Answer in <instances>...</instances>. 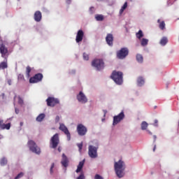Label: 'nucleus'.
Listing matches in <instances>:
<instances>
[{"instance_id":"obj_1","label":"nucleus","mask_w":179,"mask_h":179,"mask_svg":"<svg viewBox=\"0 0 179 179\" xmlns=\"http://www.w3.org/2000/svg\"><path fill=\"white\" fill-rule=\"evenodd\" d=\"M114 169L118 178H122L125 176V163L122 160L115 162Z\"/></svg>"},{"instance_id":"obj_2","label":"nucleus","mask_w":179,"mask_h":179,"mask_svg":"<svg viewBox=\"0 0 179 179\" xmlns=\"http://www.w3.org/2000/svg\"><path fill=\"white\" fill-rule=\"evenodd\" d=\"M122 72L121 71H113L110 76L111 79L114 80V82L117 85H122L123 79H122Z\"/></svg>"},{"instance_id":"obj_3","label":"nucleus","mask_w":179,"mask_h":179,"mask_svg":"<svg viewBox=\"0 0 179 179\" xmlns=\"http://www.w3.org/2000/svg\"><path fill=\"white\" fill-rule=\"evenodd\" d=\"M27 145L29 150H31V152L33 153H36V155H40L41 153V150L38 148V146H37V144H36V142H34L33 140H29Z\"/></svg>"},{"instance_id":"obj_4","label":"nucleus","mask_w":179,"mask_h":179,"mask_svg":"<svg viewBox=\"0 0 179 179\" xmlns=\"http://www.w3.org/2000/svg\"><path fill=\"white\" fill-rule=\"evenodd\" d=\"M92 66L96 68V71H101V69H104V62L103 59H95L92 62Z\"/></svg>"},{"instance_id":"obj_5","label":"nucleus","mask_w":179,"mask_h":179,"mask_svg":"<svg viewBox=\"0 0 179 179\" xmlns=\"http://www.w3.org/2000/svg\"><path fill=\"white\" fill-rule=\"evenodd\" d=\"M59 145V134H55L50 139V148L56 149Z\"/></svg>"},{"instance_id":"obj_6","label":"nucleus","mask_w":179,"mask_h":179,"mask_svg":"<svg viewBox=\"0 0 179 179\" xmlns=\"http://www.w3.org/2000/svg\"><path fill=\"white\" fill-rule=\"evenodd\" d=\"M129 54V50L127 48H122L119 51L117 52V57L119 59H124Z\"/></svg>"},{"instance_id":"obj_7","label":"nucleus","mask_w":179,"mask_h":179,"mask_svg":"<svg viewBox=\"0 0 179 179\" xmlns=\"http://www.w3.org/2000/svg\"><path fill=\"white\" fill-rule=\"evenodd\" d=\"M97 147L94 145H89L88 147V155L91 159H96L98 156L97 155Z\"/></svg>"},{"instance_id":"obj_8","label":"nucleus","mask_w":179,"mask_h":179,"mask_svg":"<svg viewBox=\"0 0 179 179\" xmlns=\"http://www.w3.org/2000/svg\"><path fill=\"white\" fill-rule=\"evenodd\" d=\"M46 103L48 107H55L57 104H59V100L57 98L49 96L46 99Z\"/></svg>"},{"instance_id":"obj_9","label":"nucleus","mask_w":179,"mask_h":179,"mask_svg":"<svg viewBox=\"0 0 179 179\" xmlns=\"http://www.w3.org/2000/svg\"><path fill=\"white\" fill-rule=\"evenodd\" d=\"M43 78H44L43 73H38L35 74L34 76L29 78V83H38V82H41L43 80Z\"/></svg>"},{"instance_id":"obj_10","label":"nucleus","mask_w":179,"mask_h":179,"mask_svg":"<svg viewBox=\"0 0 179 179\" xmlns=\"http://www.w3.org/2000/svg\"><path fill=\"white\" fill-rule=\"evenodd\" d=\"M77 132L80 136H85L87 134V128L82 124L77 126Z\"/></svg>"},{"instance_id":"obj_11","label":"nucleus","mask_w":179,"mask_h":179,"mask_svg":"<svg viewBox=\"0 0 179 179\" xmlns=\"http://www.w3.org/2000/svg\"><path fill=\"white\" fill-rule=\"evenodd\" d=\"M125 118V115L124 114V112H121L119 115H115L113 117V125H117L119 122H121L122 120Z\"/></svg>"},{"instance_id":"obj_12","label":"nucleus","mask_w":179,"mask_h":179,"mask_svg":"<svg viewBox=\"0 0 179 179\" xmlns=\"http://www.w3.org/2000/svg\"><path fill=\"white\" fill-rule=\"evenodd\" d=\"M59 129L64 132L65 135H66L67 141H71V133L69 132V130H68V127H66L65 124H60Z\"/></svg>"},{"instance_id":"obj_13","label":"nucleus","mask_w":179,"mask_h":179,"mask_svg":"<svg viewBox=\"0 0 179 179\" xmlns=\"http://www.w3.org/2000/svg\"><path fill=\"white\" fill-rule=\"evenodd\" d=\"M77 100L79 101V103H82V104H85V103H87V97H86V95H85L82 91H80L77 95Z\"/></svg>"},{"instance_id":"obj_14","label":"nucleus","mask_w":179,"mask_h":179,"mask_svg":"<svg viewBox=\"0 0 179 179\" xmlns=\"http://www.w3.org/2000/svg\"><path fill=\"white\" fill-rule=\"evenodd\" d=\"M106 41L108 45L113 47V41H114V36L112 34H108L106 37Z\"/></svg>"},{"instance_id":"obj_15","label":"nucleus","mask_w":179,"mask_h":179,"mask_svg":"<svg viewBox=\"0 0 179 179\" xmlns=\"http://www.w3.org/2000/svg\"><path fill=\"white\" fill-rule=\"evenodd\" d=\"M0 53L1 54V57L5 58L6 55H8V48L3 45V43L0 45Z\"/></svg>"},{"instance_id":"obj_16","label":"nucleus","mask_w":179,"mask_h":179,"mask_svg":"<svg viewBox=\"0 0 179 179\" xmlns=\"http://www.w3.org/2000/svg\"><path fill=\"white\" fill-rule=\"evenodd\" d=\"M83 36H85V33L82 31V29L78 30L76 38V43H80V41L83 40Z\"/></svg>"},{"instance_id":"obj_17","label":"nucleus","mask_w":179,"mask_h":179,"mask_svg":"<svg viewBox=\"0 0 179 179\" xmlns=\"http://www.w3.org/2000/svg\"><path fill=\"white\" fill-rule=\"evenodd\" d=\"M43 18V15L40 11H36L34 15V19L35 22H41V19Z\"/></svg>"},{"instance_id":"obj_18","label":"nucleus","mask_w":179,"mask_h":179,"mask_svg":"<svg viewBox=\"0 0 179 179\" xmlns=\"http://www.w3.org/2000/svg\"><path fill=\"white\" fill-rule=\"evenodd\" d=\"M0 129H10V123H3V120L0 119Z\"/></svg>"},{"instance_id":"obj_19","label":"nucleus","mask_w":179,"mask_h":179,"mask_svg":"<svg viewBox=\"0 0 179 179\" xmlns=\"http://www.w3.org/2000/svg\"><path fill=\"white\" fill-rule=\"evenodd\" d=\"M85 159H83V161L79 162L77 166V169L76 171V173H80L82 171V169H83V166H85Z\"/></svg>"},{"instance_id":"obj_20","label":"nucleus","mask_w":179,"mask_h":179,"mask_svg":"<svg viewBox=\"0 0 179 179\" xmlns=\"http://www.w3.org/2000/svg\"><path fill=\"white\" fill-rule=\"evenodd\" d=\"M68 157H66V155L65 154L62 155V164L64 167H66L68 166Z\"/></svg>"},{"instance_id":"obj_21","label":"nucleus","mask_w":179,"mask_h":179,"mask_svg":"<svg viewBox=\"0 0 179 179\" xmlns=\"http://www.w3.org/2000/svg\"><path fill=\"white\" fill-rule=\"evenodd\" d=\"M137 85L138 86H143L145 85V80L143 79V77H138L137 79Z\"/></svg>"},{"instance_id":"obj_22","label":"nucleus","mask_w":179,"mask_h":179,"mask_svg":"<svg viewBox=\"0 0 179 179\" xmlns=\"http://www.w3.org/2000/svg\"><path fill=\"white\" fill-rule=\"evenodd\" d=\"M157 22L159 23V27L161 30H164V29H166V23L164 21L160 22V20H158Z\"/></svg>"},{"instance_id":"obj_23","label":"nucleus","mask_w":179,"mask_h":179,"mask_svg":"<svg viewBox=\"0 0 179 179\" xmlns=\"http://www.w3.org/2000/svg\"><path fill=\"white\" fill-rule=\"evenodd\" d=\"M45 118V114L44 113H41L37 117H36V121H38V122H41V121H43V120Z\"/></svg>"},{"instance_id":"obj_24","label":"nucleus","mask_w":179,"mask_h":179,"mask_svg":"<svg viewBox=\"0 0 179 179\" xmlns=\"http://www.w3.org/2000/svg\"><path fill=\"white\" fill-rule=\"evenodd\" d=\"M128 7V2H125L123 5V6L121 8V9L120 10V14L122 15V13H124V10H125L127 9V8Z\"/></svg>"},{"instance_id":"obj_25","label":"nucleus","mask_w":179,"mask_h":179,"mask_svg":"<svg viewBox=\"0 0 179 179\" xmlns=\"http://www.w3.org/2000/svg\"><path fill=\"white\" fill-rule=\"evenodd\" d=\"M8 68V62H2L0 63V71L1 69H6Z\"/></svg>"},{"instance_id":"obj_26","label":"nucleus","mask_w":179,"mask_h":179,"mask_svg":"<svg viewBox=\"0 0 179 179\" xmlns=\"http://www.w3.org/2000/svg\"><path fill=\"white\" fill-rule=\"evenodd\" d=\"M95 18L98 22H103L104 20V16L103 15H96Z\"/></svg>"},{"instance_id":"obj_27","label":"nucleus","mask_w":179,"mask_h":179,"mask_svg":"<svg viewBox=\"0 0 179 179\" xmlns=\"http://www.w3.org/2000/svg\"><path fill=\"white\" fill-rule=\"evenodd\" d=\"M136 61L139 62L140 64H142L143 62V56L142 55H136Z\"/></svg>"},{"instance_id":"obj_28","label":"nucleus","mask_w":179,"mask_h":179,"mask_svg":"<svg viewBox=\"0 0 179 179\" xmlns=\"http://www.w3.org/2000/svg\"><path fill=\"white\" fill-rule=\"evenodd\" d=\"M136 36L137 38H138V40H141V38L143 37V32L142 31V30H139L138 32L136 34Z\"/></svg>"},{"instance_id":"obj_29","label":"nucleus","mask_w":179,"mask_h":179,"mask_svg":"<svg viewBox=\"0 0 179 179\" xmlns=\"http://www.w3.org/2000/svg\"><path fill=\"white\" fill-rule=\"evenodd\" d=\"M30 72H31V68L28 66L26 68V76L27 78H30Z\"/></svg>"},{"instance_id":"obj_30","label":"nucleus","mask_w":179,"mask_h":179,"mask_svg":"<svg viewBox=\"0 0 179 179\" xmlns=\"http://www.w3.org/2000/svg\"><path fill=\"white\" fill-rule=\"evenodd\" d=\"M0 164L1 166H5L8 164V159H6L5 157L2 158L0 161Z\"/></svg>"},{"instance_id":"obj_31","label":"nucleus","mask_w":179,"mask_h":179,"mask_svg":"<svg viewBox=\"0 0 179 179\" xmlns=\"http://www.w3.org/2000/svg\"><path fill=\"white\" fill-rule=\"evenodd\" d=\"M167 42H168L167 38L164 37L161 39L160 44L161 45H166L167 44Z\"/></svg>"},{"instance_id":"obj_32","label":"nucleus","mask_w":179,"mask_h":179,"mask_svg":"<svg viewBox=\"0 0 179 179\" xmlns=\"http://www.w3.org/2000/svg\"><path fill=\"white\" fill-rule=\"evenodd\" d=\"M148 43H149V40H148L146 38H143L141 40V45L143 47H145V45H148Z\"/></svg>"},{"instance_id":"obj_33","label":"nucleus","mask_w":179,"mask_h":179,"mask_svg":"<svg viewBox=\"0 0 179 179\" xmlns=\"http://www.w3.org/2000/svg\"><path fill=\"white\" fill-rule=\"evenodd\" d=\"M148 122H143L142 123H141V129L143 130V131H145V129H147V128H148Z\"/></svg>"},{"instance_id":"obj_34","label":"nucleus","mask_w":179,"mask_h":179,"mask_svg":"<svg viewBox=\"0 0 179 179\" xmlns=\"http://www.w3.org/2000/svg\"><path fill=\"white\" fill-rule=\"evenodd\" d=\"M17 99H18V104H20V106H23L24 104L23 99H22L20 96H18Z\"/></svg>"},{"instance_id":"obj_35","label":"nucleus","mask_w":179,"mask_h":179,"mask_svg":"<svg viewBox=\"0 0 179 179\" xmlns=\"http://www.w3.org/2000/svg\"><path fill=\"white\" fill-rule=\"evenodd\" d=\"M24 176V173L23 172H20L17 175V176L14 179L22 178V177H23Z\"/></svg>"},{"instance_id":"obj_36","label":"nucleus","mask_w":179,"mask_h":179,"mask_svg":"<svg viewBox=\"0 0 179 179\" xmlns=\"http://www.w3.org/2000/svg\"><path fill=\"white\" fill-rule=\"evenodd\" d=\"M83 59L85 61H89V55H87V53L84 52L83 53Z\"/></svg>"},{"instance_id":"obj_37","label":"nucleus","mask_w":179,"mask_h":179,"mask_svg":"<svg viewBox=\"0 0 179 179\" xmlns=\"http://www.w3.org/2000/svg\"><path fill=\"white\" fill-rule=\"evenodd\" d=\"M76 179H85V173L82 172L78 177L76 178Z\"/></svg>"},{"instance_id":"obj_38","label":"nucleus","mask_w":179,"mask_h":179,"mask_svg":"<svg viewBox=\"0 0 179 179\" xmlns=\"http://www.w3.org/2000/svg\"><path fill=\"white\" fill-rule=\"evenodd\" d=\"M17 79L18 80H24V76L23 74H19Z\"/></svg>"},{"instance_id":"obj_39","label":"nucleus","mask_w":179,"mask_h":179,"mask_svg":"<svg viewBox=\"0 0 179 179\" xmlns=\"http://www.w3.org/2000/svg\"><path fill=\"white\" fill-rule=\"evenodd\" d=\"M78 148L79 149V152H82V148H83V143H78Z\"/></svg>"},{"instance_id":"obj_40","label":"nucleus","mask_w":179,"mask_h":179,"mask_svg":"<svg viewBox=\"0 0 179 179\" xmlns=\"http://www.w3.org/2000/svg\"><path fill=\"white\" fill-rule=\"evenodd\" d=\"M94 179H104V178L99 174H96L94 176Z\"/></svg>"},{"instance_id":"obj_41","label":"nucleus","mask_w":179,"mask_h":179,"mask_svg":"<svg viewBox=\"0 0 179 179\" xmlns=\"http://www.w3.org/2000/svg\"><path fill=\"white\" fill-rule=\"evenodd\" d=\"M54 167H55V164L52 163L51 166H50V174H52V173H54V171H52V169H54Z\"/></svg>"},{"instance_id":"obj_42","label":"nucleus","mask_w":179,"mask_h":179,"mask_svg":"<svg viewBox=\"0 0 179 179\" xmlns=\"http://www.w3.org/2000/svg\"><path fill=\"white\" fill-rule=\"evenodd\" d=\"M8 85H9V86H10V85H12V80L8 79L7 81Z\"/></svg>"},{"instance_id":"obj_43","label":"nucleus","mask_w":179,"mask_h":179,"mask_svg":"<svg viewBox=\"0 0 179 179\" xmlns=\"http://www.w3.org/2000/svg\"><path fill=\"white\" fill-rule=\"evenodd\" d=\"M55 122H59V116H56Z\"/></svg>"},{"instance_id":"obj_44","label":"nucleus","mask_w":179,"mask_h":179,"mask_svg":"<svg viewBox=\"0 0 179 179\" xmlns=\"http://www.w3.org/2000/svg\"><path fill=\"white\" fill-rule=\"evenodd\" d=\"M158 122H159V121L157 120H155V123H154L155 127H157V123Z\"/></svg>"},{"instance_id":"obj_45","label":"nucleus","mask_w":179,"mask_h":179,"mask_svg":"<svg viewBox=\"0 0 179 179\" xmlns=\"http://www.w3.org/2000/svg\"><path fill=\"white\" fill-rule=\"evenodd\" d=\"M153 139H154V143L156 142V139H157V136L156 135L153 136Z\"/></svg>"},{"instance_id":"obj_46","label":"nucleus","mask_w":179,"mask_h":179,"mask_svg":"<svg viewBox=\"0 0 179 179\" xmlns=\"http://www.w3.org/2000/svg\"><path fill=\"white\" fill-rule=\"evenodd\" d=\"M90 12H92V13H93V10H94V7H91L90 8Z\"/></svg>"},{"instance_id":"obj_47","label":"nucleus","mask_w":179,"mask_h":179,"mask_svg":"<svg viewBox=\"0 0 179 179\" xmlns=\"http://www.w3.org/2000/svg\"><path fill=\"white\" fill-rule=\"evenodd\" d=\"M15 113L19 114V109L18 108H15Z\"/></svg>"},{"instance_id":"obj_48","label":"nucleus","mask_w":179,"mask_h":179,"mask_svg":"<svg viewBox=\"0 0 179 179\" xmlns=\"http://www.w3.org/2000/svg\"><path fill=\"white\" fill-rule=\"evenodd\" d=\"M66 3L69 4V3H71V0H66Z\"/></svg>"},{"instance_id":"obj_49","label":"nucleus","mask_w":179,"mask_h":179,"mask_svg":"<svg viewBox=\"0 0 179 179\" xmlns=\"http://www.w3.org/2000/svg\"><path fill=\"white\" fill-rule=\"evenodd\" d=\"M156 151V145H154L153 152Z\"/></svg>"},{"instance_id":"obj_50","label":"nucleus","mask_w":179,"mask_h":179,"mask_svg":"<svg viewBox=\"0 0 179 179\" xmlns=\"http://www.w3.org/2000/svg\"><path fill=\"white\" fill-rule=\"evenodd\" d=\"M148 132L149 135H152V134L150 131L148 130Z\"/></svg>"},{"instance_id":"obj_51","label":"nucleus","mask_w":179,"mask_h":179,"mask_svg":"<svg viewBox=\"0 0 179 179\" xmlns=\"http://www.w3.org/2000/svg\"><path fill=\"white\" fill-rule=\"evenodd\" d=\"M23 124H24L23 122H21L20 124V127H23Z\"/></svg>"},{"instance_id":"obj_52","label":"nucleus","mask_w":179,"mask_h":179,"mask_svg":"<svg viewBox=\"0 0 179 179\" xmlns=\"http://www.w3.org/2000/svg\"><path fill=\"white\" fill-rule=\"evenodd\" d=\"M16 97H17V95H15V96H14V100L16 99Z\"/></svg>"},{"instance_id":"obj_53","label":"nucleus","mask_w":179,"mask_h":179,"mask_svg":"<svg viewBox=\"0 0 179 179\" xmlns=\"http://www.w3.org/2000/svg\"><path fill=\"white\" fill-rule=\"evenodd\" d=\"M106 114H107V111H105L104 117H106Z\"/></svg>"},{"instance_id":"obj_54","label":"nucleus","mask_w":179,"mask_h":179,"mask_svg":"<svg viewBox=\"0 0 179 179\" xmlns=\"http://www.w3.org/2000/svg\"><path fill=\"white\" fill-rule=\"evenodd\" d=\"M178 20H179V18H178Z\"/></svg>"}]
</instances>
